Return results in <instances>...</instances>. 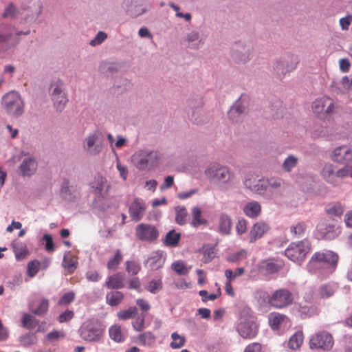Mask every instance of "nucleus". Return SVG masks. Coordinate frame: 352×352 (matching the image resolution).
<instances>
[{"mask_svg":"<svg viewBox=\"0 0 352 352\" xmlns=\"http://www.w3.org/2000/svg\"><path fill=\"white\" fill-rule=\"evenodd\" d=\"M338 256L332 251L318 252L313 254L307 264L308 271L322 276L332 273L337 265Z\"/></svg>","mask_w":352,"mask_h":352,"instance_id":"nucleus-1","label":"nucleus"},{"mask_svg":"<svg viewBox=\"0 0 352 352\" xmlns=\"http://www.w3.org/2000/svg\"><path fill=\"white\" fill-rule=\"evenodd\" d=\"M206 177L211 182L228 184L233 181L234 175L227 166L219 163L209 164L205 170Z\"/></svg>","mask_w":352,"mask_h":352,"instance_id":"nucleus-2","label":"nucleus"},{"mask_svg":"<svg viewBox=\"0 0 352 352\" xmlns=\"http://www.w3.org/2000/svg\"><path fill=\"white\" fill-rule=\"evenodd\" d=\"M159 156L156 151L140 150L136 151L131 157L133 164L139 170H144L156 166Z\"/></svg>","mask_w":352,"mask_h":352,"instance_id":"nucleus-3","label":"nucleus"},{"mask_svg":"<svg viewBox=\"0 0 352 352\" xmlns=\"http://www.w3.org/2000/svg\"><path fill=\"white\" fill-rule=\"evenodd\" d=\"M2 106L7 113L14 117H19L24 112V102L16 91H10L3 96Z\"/></svg>","mask_w":352,"mask_h":352,"instance_id":"nucleus-4","label":"nucleus"},{"mask_svg":"<svg viewBox=\"0 0 352 352\" xmlns=\"http://www.w3.org/2000/svg\"><path fill=\"white\" fill-rule=\"evenodd\" d=\"M80 336L87 342H98L103 336L104 329L96 320L85 322L79 329Z\"/></svg>","mask_w":352,"mask_h":352,"instance_id":"nucleus-5","label":"nucleus"},{"mask_svg":"<svg viewBox=\"0 0 352 352\" xmlns=\"http://www.w3.org/2000/svg\"><path fill=\"white\" fill-rule=\"evenodd\" d=\"M310 246V242L308 240L292 243L285 250V254L291 261L300 263L309 252Z\"/></svg>","mask_w":352,"mask_h":352,"instance_id":"nucleus-6","label":"nucleus"},{"mask_svg":"<svg viewBox=\"0 0 352 352\" xmlns=\"http://www.w3.org/2000/svg\"><path fill=\"white\" fill-rule=\"evenodd\" d=\"M294 302V294L287 289L281 288L268 296L267 303L276 309H283Z\"/></svg>","mask_w":352,"mask_h":352,"instance_id":"nucleus-7","label":"nucleus"},{"mask_svg":"<svg viewBox=\"0 0 352 352\" xmlns=\"http://www.w3.org/2000/svg\"><path fill=\"white\" fill-rule=\"evenodd\" d=\"M311 107L314 112L322 119L332 114L335 109L333 100L327 96L316 99L313 102Z\"/></svg>","mask_w":352,"mask_h":352,"instance_id":"nucleus-8","label":"nucleus"},{"mask_svg":"<svg viewBox=\"0 0 352 352\" xmlns=\"http://www.w3.org/2000/svg\"><path fill=\"white\" fill-rule=\"evenodd\" d=\"M333 344V338L326 331H320L312 336L309 340L311 349L329 350Z\"/></svg>","mask_w":352,"mask_h":352,"instance_id":"nucleus-9","label":"nucleus"},{"mask_svg":"<svg viewBox=\"0 0 352 352\" xmlns=\"http://www.w3.org/2000/svg\"><path fill=\"white\" fill-rule=\"evenodd\" d=\"M236 329L240 336L245 339L253 338L258 333V326L251 317L242 318Z\"/></svg>","mask_w":352,"mask_h":352,"instance_id":"nucleus-10","label":"nucleus"},{"mask_svg":"<svg viewBox=\"0 0 352 352\" xmlns=\"http://www.w3.org/2000/svg\"><path fill=\"white\" fill-rule=\"evenodd\" d=\"M298 58L294 55H287L280 60H276L274 65V69L279 76L294 70L298 63Z\"/></svg>","mask_w":352,"mask_h":352,"instance_id":"nucleus-11","label":"nucleus"},{"mask_svg":"<svg viewBox=\"0 0 352 352\" xmlns=\"http://www.w3.org/2000/svg\"><path fill=\"white\" fill-rule=\"evenodd\" d=\"M135 235L141 241H153L158 238L159 232L153 225L140 223L135 228Z\"/></svg>","mask_w":352,"mask_h":352,"instance_id":"nucleus-12","label":"nucleus"},{"mask_svg":"<svg viewBox=\"0 0 352 352\" xmlns=\"http://www.w3.org/2000/svg\"><path fill=\"white\" fill-rule=\"evenodd\" d=\"M92 192L98 199H104L111 188V186L107 179L101 175L95 177L94 180L91 183Z\"/></svg>","mask_w":352,"mask_h":352,"instance_id":"nucleus-13","label":"nucleus"},{"mask_svg":"<svg viewBox=\"0 0 352 352\" xmlns=\"http://www.w3.org/2000/svg\"><path fill=\"white\" fill-rule=\"evenodd\" d=\"M316 232L319 239L331 240L335 239L340 232L328 221L322 220L317 225Z\"/></svg>","mask_w":352,"mask_h":352,"instance_id":"nucleus-14","label":"nucleus"},{"mask_svg":"<svg viewBox=\"0 0 352 352\" xmlns=\"http://www.w3.org/2000/svg\"><path fill=\"white\" fill-rule=\"evenodd\" d=\"M146 209V204L142 199H135L129 206V212L130 217L134 221H140L145 214Z\"/></svg>","mask_w":352,"mask_h":352,"instance_id":"nucleus-15","label":"nucleus"},{"mask_svg":"<svg viewBox=\"0 0 352 352\" xmlns=\"http://www.w3.org/2000/svg\"><path fill=\"white\" fill-rule=\"evenodd\" d=\"M281 261L274 259H267L260 263L258 271L263 275H269L278 272L283 268Z\"/></svg>","mask_w":352,"mask_h":352,"instance_id":"nucleus-16","label":"nucleus"},{"mask_svg":"<svg viewBox=\"0 0 352 352\" xmlns=\"http://www.w3.org/2000/svg\"><path fill=\"white\" fill-rule=\"evenodd\" d=\"M269 230L270 227L267 223L263 221L255 223L249 233L250 242L254 243L256 241L266 234Z\"/></svg>","mask_w":352,"mask_h":352,"instance_id":"nucleus-17","label":"nucleus"},{"mask_svg":"<svg viewBox=\"0 0 352 352\" xmlns=\"http://www.w3.org/2000/svg\"><path fill=\"white\" fill-rule=\"evenodd\" d=\"M331 158L339 163L349 161L352 160V148L346 145L338 146L333 150Z\"/></svg>","mask_w":352,"mask_h":352,"instance_id":"nucleus-18","label":"nucleus"},{"mask_svg":"<svg viewBox=\"0 0 352 352\" xmlns=\"http://www.w3.org/2000/svg\"><path fill=\"white\" fill-rule=\"evenodd\" d=\"M49 309V300L45 298H36L29 303V309L37 316H43Z\"/></svg>","mask_w":352,"mask_h":352,"instance_id":"nucleus-19","label":"nucleus"},{"mask_svg":"<svg viewBox=\"0 0 352 352\" xmlns=\"http://www.w3.org/2000/svg\"><path fill=\"white\" fill-rule=\"evenodd\" d=\"M98 136L96 133L89 135L84 140L83 146L90 155H98L102 151V146L96 144Z\"/></svg>","mask_w":352,"mask_h":352,"instance_id":"nucleus-20","label":"nucleus"},{"mask_svg":"<svg viewBox=\"0 0 352 352\" xmlns=\"http://www.w3.org/2000/svg\"><path fill=\"white\" fill-rule=\"evenodd\" d=\"M124 276L120 272L109 276L104 286L109 289H118L124 287Z\"/></svg>","mask_w":352,"mask_h":352,"instance_id":"nucleus-21","label":"nucleus"},{"mask_svg":"<svg viewBox=\"0 0 352 352\" xmlns=\"http://www.w3.org/2000/svg\"><path fill=\"white\" fill-rule=\"evenodd\" d=\"M338 168L331 164H325L322 170V175L328 182L333 185H337L339 182Z\"/></svg>","mask_w":352,"mask_h":352,"instance_id":"nucleus-22","label":"nucleus"},{"mask_svg":"<svg viewBox=\"0 0 352 352\" xmlns=\"http://www.w3.org/2000/svg\"><path fill=\"white\" fill-rule=\"evenodd\" d=\"M165 262V258L162 252L156 251L152 252L150 256L146 261V265L153 270H158L162 267Z\"/></svg>","mask_w":352,"mask_h":352,"instance_id":"nucleus-23","label":"nucleus"},{"mask_svg":"<svg viewBox=\"0 0 352 352\" xmlns=\"http://www.w3.org/2000/svg\"><path fill=\"white\" fill-rule=\"evenodd\" d=\"M345 207L340 202L336 201L328 204L324 208L325 212L327 215L335 219L340 218L344 211Z\"/></svg>","mask_w":352,"mask_h":352,"instance_id":"nucleus-24","label":"nucleus"},{"mask_svg":"<svg viewBox=\"0 0 352 352\" xmlns=\"http://www.w3.org/2000/svg\"><path fill=\"white\" fill-rule=\"evenodd\" d=\"M37 168V163L33 157H28L24 159L20 166L23 176H31Z\"/></svg>","mask_w":352,"mask_h":352,"instance_id":"nucleus-25","label":"nucleus"},{"mask_svg":"<svg viewBox=\"0 0 352 352\" xmlns=\"http://www.w3.org/2000/svg\"><path fill=\"white\" fill-rule=\"evenodd\" d=\"M243 211L247 217L256 219L261 213V206L258 201H252L244 206Z\"/></svg>","mask_w":352,"mask_h":352,"instance_id":"nucleus-26","label":"nucleus"},{"mask_svg":"<svg viewBox=\"0 0 352 352\" xmlns=\"http://www.w3.org/2000/svg\"><path fill=\"white\" fill-rule=\"evenodd\" d=\"M287 320L289 319L287 316L278 312H272L268 317L269 325L274 331L278 330L281 324Z\"/></svg>","mask_w":352,"mask_h":352,"instance_id":"nucleus-27","label":"nucleus"},{"mask_svg":"<svg viewBox=\"0 0 352 352\" xmlns=\"http://www.w3.org/2000/svg\"><path fill=\"white\" fill-rule=\"evenodd\" d=\"M246 102L241 99L237 100L228 111V116L232 121L237 122L239 117L245 113Z\"/></svg>","mask_w":352,"mask_h":352,"instance_id":"nucleus-28","label":"nucleus"},{"mask_svg":"<svg viewBox=\"0 0 352 352\" xmlns=\"http://www.w3.org/2000/svg\"><path fill=\"white\" fill-rule=\"evenodd\" d=\"M251 53L249 49L241 45H236L233 50L232 58L236 62L245 63L250 59Z\"/></svg>","mask_w":352,"mask_h":352,"instance_id":"nucleus-29","label":"nucleus"},{"mask_svg":"<svg viewBox=\"0 0 352 352\" xmlns=\"http://www.w3.org/2000/svg\"><path fill=\"white\" fill-rule=\"evenodd\" d=\"M231 228L232 220L230 217L226 213H221L219 217V232L223 235H228L230 233Z\"/></svg>","mask_w":352,"mask_h":352,"instance_id":"nucleus-30","label":"nucleus"},{"mask_svg":"<svg viewBox=\"0 0 352 352\" xmlns=\"http://www.w3.org/2000/svg\"><path fill=\"white\" fill-rule=\"evenodd\" d=\"M202 211L198 206L193 207L191 210L192 220L190 224L194 228L200 226H206L208 221L202 216Z\"/></svg>","mask_w":352,"mask_h":352,"instance_id":"nucleus-31","label":"nucleus"},{"mask_svg":"<svg viewBox=\"0 0 352 352\" xmlns=\"http://www.w3.org/2000/svg\"><path fill=\"white\" fill-rule=\"evenodd\" d=\"M63 266L69 273H72L78 266L77 258L73 256L71 252H66L64 254Z\"/></svg>","mask_w":352,"mask_h":352,"instance_id":"nucleus-32","label":"nucleus"},{"mask_svg":"<svg viewBox=\"0 0 352 352\" xmlns=\"http://www.w3.org/2000/svg\"><path fill=\"white\" fill-rule=\"evenodd\" d=\"M307 226L304 221H298L289 227V232L293 238H302L305 236Z\"/></svg>","mask_w":352,"mask_h":352,"instance_id":"nucleus-33","label":"nucleus"},{"mask_svg":"<svg viewBox=\"0 0 352 352\" xmlns=\"http://www.w3.org/2000/svg\"><path fill=\"white\" fill-rule=\"evenodd\" d=\"M317 289L320 299H326L334 294L336 287L333 283H325L320 285Z\"/></svg>","mask_w":352,"mask_h":352,"instance_id":"nucleus-34","label":"nucleus"},{"mask_svg":"<svg viewBox=\"0 0 352 352\" xmlns=\"http://www.w3.org/2000/svg\"><path fill=\"white\" fill-rule=\"evenodd\" d=\"M12 250L17 260L23 259L29 253L26 245L19 241H14Z\"/></svg>","mask_w":352,"mask_h":352,"instance_id":"nucleus-35","label":"nucleus"},{"mask_svg":"<svg viewBox=\"0 0 352 352\" xmlns=\"http://www.w3.org/2000/svg\"><path fill=\"white\" fill-rule=\"evenodd\" d=\"M124 299V294L120 291H111L106 295V302L111 306L115 307L121 303Z\"/></svg>","mask_w":352,"mask_h":352,"instance_id":"nucleus-36","label":"nucleus"},{"mask_svg":"<svg viewBox=\"0 0 352 352\" xmlns=\"http://www.w3.org/2000/svg\"><path fill=\"white\" fill-rule=\"evenodd\" d=\"M109 334L110 338L116 342H123L125 340V336L122 332L121 327L118 324L110 327Z\"/></svg>","mask_w":352,"mask_h":352,"instance_id":"nucleus-37","label":"nucleus"},{"mask_svg":"<svg viewBox=\"0 0 352 352\" xmlns=\"http://www.w3.org/2000/svg\"><path fill=\"white\" fill-rule=\"evenodd\" d=\"M181 235L175 230H170L166 235L164 243L169 247H176L180 240Z\"/></svg>","mask_w":352,"mask_h":352,"instance_id":"nucleus-38","label":"nucleus"},{"mask_svg":"<svg viewBox=\"0 0 352 352\" xmlns=\"http://www.w3.org/2000/svg\"><path fill=\"white\" fill-rule=\"evenodd\" d=\"M303 342V333L301 331L296 332L288 341V346L292 349H298Z\"/></svg>","mask_w":352,"mask_h":352,"instance_id":"nucleus-39","label":"nucleus"},{"mask_svg":"<svg viewBox=\"0 0 352 352\" xmlns=\"http://www.w3.org/2000/svg\"><path fill=\"white\" fill-rule=\"evenodd\" d=\"M138 313V309L135 307H129L124 310H120L117 313V316L120 320H126L135 318Z\"/></svg>","mask_w":352,"mask_h":352,"instance_id":"nucleus-40","label":"nucleus"},{"mask_svg":"<svg viewBox=\"0 0 352 352\" xmlns=\"http://www.w3.org/2000/svg\"><path fill=\"white\" fill-rule=\"evenodd\" d=\"M298 158L293 155H289L285 159L282 164V168L285 172H290L297 166Z\"/></svg>","mask_w":352,"mask_h":352,"instance_id":"nucleus-41","label":"nucleus"},{"mask_svg":"<svg viewBox=\"0 0 352 352\" xmlns=\"http://www.w3.org/2000/svg\"><path fill=\"white\" fill-rule=\"evenodd\" d=\"M22 324L28 329H33L38 324V320L34 316L25 314L22 318Z\"/></svg>","mask_w":352,"mask_h":352,"instance_id":"nucleus-42","label":"nucleus"},{"mask_svg":"<svg viewBox=\"0 0 352 352\" xmlns=\"http://www.w3.org/2000/svg\"><path fill=\"white\" fill-rule=\"evenodd\" d=\"M138 341L143 345H151L154 343L155 337L151 331H146L137 336Z\"/></svg>","mask_w":352,"mask_h":352,"instance_id":"nucleus-43","label":"nucleus"},{"mask_svg":"<svg viewBox=\"0 0 352 352\" xmlns=\"http://www.w3.org/2000/svg\"><path fill=\"white\" fill-rule=\"evenodd\" d=\"M171 338L173 341L170 346L172 349H180L185 345L186 338L184 336H180L177 332H174L171 334Z\"/></svg>","mask_w":352,"mask_h":352,"instance_id":"nucleus-44","label":"nucleus"},{"mask_svg":"<svg viewBox=\"0 0 352 352\" xmlns=\"http://www.w3.org/2000/svg\"><path fill=\"white\" fill-rule=\"evenodd\" d=\"M215 285L216 286H218L216 294H208L206 290H200L199 292V295L201 297L202 302H206L208 300L213 301L221 296V288L217 283H216Z\"/></svg>","mask_w":352,"mask_h":352,"instance_id":"nucleus-45","label":"nucleus"},{"mask_svg":"<svg viewBox=\"0 0 352 352\" xmlns=\"http://www.w3.org/2000/svg\"><path fill=\"white\" fill-rule=\"evenodd\" d=\"M52 100L54 102L55 108L58 111H62L68 102L65 94H60L58 96H53L52 97Z\"/></svg>","mask_w":352,"mask_h":352,"instance_id":"nucleus-46","label":"nucleus"},{"mask_svg":"<svg viewBox=\"0 0 352 352\" xmlns=\"http://www.w3.org/2000/svg\"><path fill=\"white\" fill-rule=\"evenodd\" d=\"M122 260V255L120 250H118L114 256L111 258L107 265L109 270H116Z\"/></svg>","mask_w":352,"mask_h":352,"instance_id":"nucleus-47","label":"nucleus"},{"mask_svg":"<svg viewBox=\"0 0 352 352\" xmlns=\"http://www.w3.org/2000/svg\"><path fill=\"white\" fill-rule=\"evenodd\" d=\"M40 266L41 263L37 259L30 261L27 267L28 276L30 278L34 277L38 273Z\"/></svg>","mask_w":352,"mask_h":352,"instance_id":"nucleus-48","label":"nucleus"},{"mask_svg":"<svg viewBox=\"0 0 352 352\" xmlns=\"http://www.w3.org/2000/svg\"><path fill=\"white\" fill-rule=\"evenodd\" d=\"M145 289L152 294H156L162 289V279L158 278L151 280L145 287Z\"/></svg>","mask_w":352,"mask_h":352,"instance_id":"nucleus-49","label":"nucleus"},{"mask_svg":"<svg viewBox=\"0 0 352 352\" xmlns=\"http://www.w3.org/2000/svg\"><path fill=\"white\" fill-rule=\"evenodd\" d=\"M12 30L11 27L6 25H0V43H3L9 41Z\"/></svg>","mask_w":352,"mask_h":352,"instance_id":"nucleus-50","label":"nucleus"},{"mask_svg":"<svg viewBox=\"0 0 352 352\" xmlns=\"http://www.w3.org/2000/svg\"><path fill=\"white\" fill-rule=\"evenodd\" d=\"M267 187H270L273 190L281 191L284 188L285 183L283 180L280 178H270L267 179Z\"/></svg>","mask_w":352,"mask_h":352,"instance_id":"nucleus-51","label":"nucleus"},{"mask_svg":"<svg viewBox=\"0 0 352 352\" xmlns=\"http://www.w3.org/2000/svg\"><path fill=\"white\" fill-rule=\"evenodd\" d=\"M305 301L307 303H317L320 300L319 295L318 294V289H309L305 292L304 297Z\"/></svg>","mask_w":352,"mask_h":352,"instance_id":"nucleus-52","label":"nucleus"},{"mask_svg":"<svg viewBox=\"0 0 352 352\" xmlns=\"http://www.w3.org/2000/svg\"><path fill=\"white\" fill-rule=\"evenodd\" d=\"M188 212L184 207H178L176 208V222L179 225H184L186 222Z\"/></svg>","mask_w":352,"mask_h":352,"instance_id":"nucleus-53","label":"nucleus"},{"mask_svg":"<svg viewBox=\"0 0 352 352\" xmlns=\"http://www.w3.org/2000/svg\"><path fill=\"white\" fill-rule=\"evenodd\" d=\"M267 188V182L265 179H258L256 180V183L255 186H254L253 192L263 195Z\"/></svg>","mask_w":352,"mask_h":352,"instance_id":"nucleus-54","label":"nucleus"},{"mask_svg":"<svg viewBox=\"0 0 352 352\" xmlns=\"http://www.w3.org/2000/svg\"><path fill=\"white\" fill-rule=\"evenodd\" d=\"M140 270V266L134 261H127L126 262V271L129 274L135 276L138 274Z\"/></svg>","mask_w":352,"mask_h":352,"instance_id":"nucleus-55","label":"nucleus"},{"mask_svg":"<svg viewBox=\"0 0 352 352\" xmlns=\"http://www.w3.org/2000/svg\"><path fill=\"white\" fill-rule=\"evenodd\" d=\"M172 268L179 275H185L188 272L184 262L181 261L174 262L172 264Z\"/></svg>","mask_w":352,"mask_h":352,"instance_id":"nucleus-56","label":"nucleus"},{"mask_svg":"<svg viewBox=\"0 0 352 352\" xmlns=\"http://www.w3.org/2000/svg\"><path fill=\"white\" fill-rule=\"evenodd\" d=\"M339 181L343 178L351 177L352 178V166H345L342 168H338Z\"/></svg>","mask_w":352,"mask_h":352,"instance_id":"nucleus-57","label":"nucleus"},{"mask_svg":"<svg viewBox=\"0 0 352 352\" xmlns=\"http://www.w3.org/2000/svg\"><path fill=\"white\" fill-rule=\"evenodd\" d=\"M145 316L138 317L132 322L133 329L137 331H142L145 329Z\"/></svg>","mask_w":352,"mask_h":352,"instance_id":"nucleus-58","label":"nucleus"},{"mask_svg":"<svg viewBox=\"0 0 352 352\" xmlns=\"http://www.w3.org/2000/svg\"><path fill=\"white\" fill-rule=\"evenodd\" d=\"M65 336V333L63 331L54 330L47 334L46 338L49 341H54L60 338H63Z\"/></svg>","mask_w":352,"mask_h":352,"instance_id":"nucleus-59","label":"nucleus"},{"mask_svg":"<svg viewBox=\"0 0 352 352\" xmlns=\"http://www.w3.org/2000/svg\"><path fill=\"white\" fill-rule=\"evenodd\" d=\"M352 23V15L348 14L344 17L340 19L339 24L342 30L346 31L349 29V27Z\"/></svg>","mask_w":352,"mask_h":352,"instance_id":"nucleus-60","label":"nucleus"},{"mask_svg":"<svg viewBox=\"0 0 352 352\" xmlns=\"http://www.w3.org/2000/svg\"><path fill=\"white\" fill-rule=\"evenodd\" d=\"M75 294L74 292H70L65 293L63 295V296L60 298L58 301V305H69L74 300Z\"/></svg>","mask_w":352,"mask_h":352,"instance_id":"nucleus-61","label":"nucleus"},{"mask_svg":"<svg viewBox=\"0 0 352 352\" xmlns=\"http://www.w3.org/2000/svg\"><path fill=\"white\" fill-rule=\"evenodd\" d=\"M107 38V35L104 32L100 31L96 34V37L91 40L89 44L92 46H96L97 45L101 44L106 38Z\"/></svg>","mask_w":352,"mask_h":352,"instance_id":"nucleus-62","label":"nucleus"},{"mask_svg":"<svg viewBox=\"0 0 352 352\" xmlns=\"http://www.w3.org/2000/svg\"><path fill=\"white\" fill-rule=\"evenodd\" d=\"M63 84L60 80L52 83V87L53 89L52 92V97L58 96L60 94H65V92L63 91Z\"/></svg>","mask_w":352,"mask_h":352,"instance_id":"nucleus-63","label":"nucleus"},{"mask_svg":"<svg viewBox=\"0 0 352 352\" xmlns=\"http://www.w3.org/2000/svg\"><path fill=\"white\" fill-rule=\"evenodd\" d=\"M74 316V313L72 310L67 309L65 311L60 314L58 316V320L59 322L63 323L71 320Z\"/></svg>","mask_w":352,"mask_h":352,"instance_id":"nucleus-64","label":"nucleus"}]
</instances>
